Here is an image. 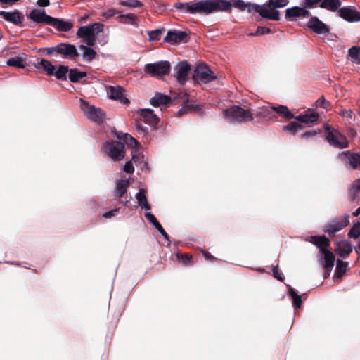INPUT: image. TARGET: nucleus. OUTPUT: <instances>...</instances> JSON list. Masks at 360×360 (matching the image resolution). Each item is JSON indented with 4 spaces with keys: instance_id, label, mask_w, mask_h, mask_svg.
<instances>
[{
    "instance_id": "58",
    "label": "nucleus",
    "mask_w": 360,
    "mask_h": 360,
    "mask_svg": "<svg viewBox=\"0 0 360 360\" xmlns=\"http://www.w3.org/2000/svg\"><path fill=\"white\" fill-rule=\"evenodd\" d=\"M319 3H321V0H304L303 6L304 8H313Z\"/></svg>"
},
{
    "instance_id": "29",
    "label": "nucleus",
    "mask_w": 360,
    "mask_h": 360,
    "mask_svg": "<svg viewBox=\"0 0 360 360\" xmlns=\"http://www.w3.org/2000/svg\"><path fill=\"white\" fill-rule=\"evenodd\" d=\"M115 136L118 139L123 141L125 144L132 148H136L139 146V143L127 133L116 132Z\"/></svg>"
},
{
    "instance_id": "8",
    "label": "nucleus",
    "mask_w": 360,
    "mask_h": 360,
    "mask_svg": "<svg viewBox=\"0 0 360 360\" xmlns=\"http://www.w3.org/2000/svg\"><path fill=\"white\" fill-rule=\"evenodd\" d=\"M340 156L345 166L354 170L360 169V153L347 150L342 152Z\"/></svg>"
},
{
    "instance_id": "2",
    "label": "nucleus",
    "mask_w": 360,
    "mask_h": 360,
    "mask_svg": "<svg viewBox=\"0 0 360 360\" xmlns=\"http://www.w3.org/2000/svg\"><path fill=\"white\" fill-rule=\"evenodd\" d=\"M223 116L230 122L243 123L254 120L253 114L250 109L245 110L236 105L224 110Z\"/></svg>"
},
{
    "instance_id": "42",
    "label": "nucleus",
    "mask_w": 360,
    "mask_h": 360,
    "mask_svg": "<svg viewBox=\"0 0 360 360\" xmlns=\"http://www.w3.org/2000/svg\"><path fill=\"white\" fill-rule=\"evenodd\" d=\"M68 66L60 65L57 70L54 71L53 75L59 80L65 81L67 79V73H69Z\"/></svg>"
},
{
    "instance_id": "5",
    "label": "nucleus",
    "mask_w": 360,
    "mask_h": 360,
    "mask_svg": "<svg viewBox=\"0 0 360 360\" xmlns=\"http://www.w3.org/2000/svg\"><path fill=\"white\" fill-rule=\"evenodd\" d=\"M145 72L153 77H162L169 73L171 65L168 61H159L145 65Z\"/></svg>"
},
{
    "instance_id": "55",
    "label": "nucleus",
    "mask_w": 360,
    "mask_h": 360,
    "mask_svg": "<svg viewBox=\"0 0 360 360\" xmlns=\"http://www.w3.org/2000/svg\"><path fill=\"white\" fill-rule=\"evenodd\" d=\"M272 32L271 29L263 26H258L255 33H251L250 36L265 35Z\"/></svg>"
},
{
    "instance_id": "46",
    "label": "nucleus",
    "mask_w": 360,
    "mask_h": 360,
    "mask_svg": "<svg viewBox=\"0 0 360 360\" xmlns=\"http://www.w3.org/2000/svg\"><path fill=\"white\" fill-rule=\"evenodd\" d=\"M200 109L199 105L195 104H189L188 102L183 103L182 108L178 111L177 114L179 116L191 111H197Z\"/></svg>"
},
{
    "instance_id": "4",
    "label": "nucleus",
    "mask_w": 360,
    "mask_h": 360,
    "mask_svg": "<svg viewBox=\"0 0 360 360\" xmlns=\"http://www.w3.org/2000/svg\"><path fill=\"white\" fill-rule=\"evenodd\" d=\"M103 150L114 162L120 161L125 156L124 145L117 141L105 142L103 145Z\"/></svg>"
},
{
    "instance_id": "34",
    "label": "nucleus",
    "mask_w": 360,
    "mask_h": 360,
    "mask_svg": "<svg viewBox=\"0 0 360 360\" xmlns=\"http://www.w3.org/2000/svg\"><path fill=\"white\" fill-rule=\"evenodd\" d=\"M172 96L171 102L173 104H179L181 102L186 103L189 102V95L185 91L172 92L171 91Z\"/></svg>"
},
{
    "instance_id": "26",
    "label": "nucleus",
    "mask_w": 360,
    "mask_h": 360,
    "mask_svg": "<svg viewBox=\"0 0 360 360\" xmlns=\"http://www.w3.org/2000/svg\"><path fill=\"white\" fill-rule=\"evenodd\" d=\"M171 97L162 93H156L153 97L150 99V103L154 107H159L162 105H167L171 102Z\"/></svg>"
},
{
    "instance_id": "41",
    "label": "nucleus",
    "mask_w": 360,
    "mask_h": 360,
    "mask_svg": "<svg viewBox=\"0 0 360 360\" xmlns=\"http://www.w3.org/2000/svg\"><path fill=\"white\" fill-rule=\"evenodd\" d=\"M303 127L297 122L292 121L288 124L283 126L282 129L284 131L288 132L292 135H295L297 131L302 129Z\"/></svg>"
},
{
    "instance_id": "49",
    "label": "nucleus",
    "mask_w": 360,
    "mask_h": 360,
    "mask_svg": "<svg viewBox=\"0 0 360 360\" xmlns=\"http://www.w3.org/2000/svg\"><path fill=\"white\" fill-rule=\"evenodd\" d=\"M165 28L157 29L155 30L148 31L149 41H158L161 38V35L165 32Z\"/></svg>"
},
{
    "instance_id": "37",
    "label": "nucleus",
    "mask_w": 360,
    "mask_h": 360,
    "mask_svg": "<svg viewBox=\"0 0 360 360\" xmlns=\"http://www.w3.org/2000/svg\"><path fill=\"white\" fill-rule=\"evenodd\" d=\"M120 22L130 24L134 26H138V18L136 15L132 13L121 14L117 18Z\"/></svg>"
},
{
    "instance_id": "44",
    "label": "nucleus",
    "mask_w": 360,
    "mask_h": 360,
    "mask_svg": "<svg viewBox=\"0 0 360 360\" xmlns=\"http://www.w3.org/2000/svg\"><path fill=\"white\" fill-rule=\"evenodd\" d=\"M348 56L351 58L352 63L360 64V47L352 46L348 51Z\"/></svg>"
},
{
    "instance_id": "14",
    "label": "nucleus",
    "mask_w": 360,
    "mask_h": 360,
    "mask_svg": "<svg viewBox=\"0 0 360 360\" xmlns=\"http://www.w3.org/2000/svg\"><path fill=\"white\" fill-rule=\"evenodd\" d=\"M107 92L110 99L119 101L125 105H128L130 103L129 100L124 96V89L120 86H109L107 87Z\"/></svg>"
},
{
    "instance_id": "56",
    "label": "nucleus",
    "mask_w": 360,
    "mask_h": 360,
    "mask_svg": "<svg viewBox=\"0 0 360 360\" xmlns=\"http://www.w3.org/2000/svg\"><path fill=\"white\" fill-rule=\"evenodd\" d=\"M232 7H235L241 11H244L247 8V3L243 0H231Z\"/></svg>"
},
{
    "instance_id": "35",
    "label": "nucleus",
    "mask_w": 360,
    "mask_h": 360,
    "mask_svg": "<svg viewBox=\"0 0 360 360\" xmlns=\"http://www.w3.org/2000/svg\"><path fill=\"white\" fill-rule=\"evenodd\" d=\"M146 190L144 188H139V192L136 195L139 205L146 210L151 209L150 205L148 202L147 198L146 195Z\"/></svg>"
},
{
    "instance_id": "32",
    "label": "nucleus",
    "mask_w": 360,
    "mask_h": 360,
    "mask_svg": "<svg viewBox=\"0 0 360 360\" xmlns=\"http://www.w3.org/2000/svg\"><path fill=\"white\" fill-rule=\"evenodd\" d=\"M271 109L276 112L278 115L281 117L286 119V120H291L295 117V115L293 113H292L288 108L285 105H279L278 106H271Z\"/></svg>"
},
{
    "instance_id": "48",
    "label": "nucleus",
    "mask_w": 360,
    "mask_h": 360,
    "mask_svg": "<svg viewBox=\"0 0 360 360\" xmlns=\"http://www.w3.org/2000/svg\"><path fill=\"white\" fill-rule=\"evenodd\" d=\"M176 257L178 259L181 260L182 264L184 266H191L193 264V262L192 261V255L188 253H177Z\"/></svg>"
},
{
    "instance_id": "38",
    "label": "nucleus",
    "mask_w": 360,
    "mask_h": 360,
    "mask_svg": "<svg viewBox=\"0 0 360 360\" xmlns=\"http://www.w3.org/2000/svg\"><path fill=\"white\" fill-rule=\"evenodd\" d=\"M6 63L8 66L15 67L18 68H25L27 65L26 59L20 56L10 58L7 60Z\"/></svg>"
},
{
    "instance_id": "21",
    "label": "nucleus",
    "mask_w": 360,
    "mask_h": 360,
    "mask_svg": "<svg viewBox=\"0 0 360 360\" xmlns=\"http://www.w3.org/2000/svg\"><path fill=\"white\" fill-rule=\"evenodd\" d=\"M309 16V11L302 7L294 6L285 11V18L290 21H292L297 17L308 18Z\"/></svg>"
},
{
    "instance_id": "30",
    "label": "nucleus",
    "mask_w": 360,
    "mask_h": 360,
    "mask_svg": "<svg viewBox=\"0 0 360 360\" xmlns=\"http://www.w3.org/2000/svg\"><path fill=\"white\" fill-rule=\"evenodd\" d=\"M348 193L352 201L360 200V177L353 181L349 188Z\"/></svg>"
},
{
    "instance_id": "1",
    "label": "nucleus",
    "mask_w": 360,
    "mask_h": 360,
    "mask_svg": "<svg viewBox=\"0 0 360 360\" xmlns=\"http://www.w3.org/2000/svg\"><path fill=\"white\" fill-rule=\"evenodd\" d=\"M200 11V13L210 14L214 12H227L232 11V4L228 0H201L195 11Z\"/></svg>"
},
{
    "instance_id": "15",
    "label": "nucleus",
    "mask_w": 360,
    "mask_h": 360,
    "mask_svg": "<svg viewBox=\"0 0 360 360\" xmlns=\"http://www.w3.org/2000/svg\"><path fill=\"white\" fill-rule=\"evenodd\" d=\"M307 27L318 34H327L330 32V27L316 16L310 18Z\"/></svg>"
},
{
    "instance_id": "61",
    "label": "nucleus",
    "mask_w": 360,
    "mask_h": 360,
    "mask_svg": "<svg viewBox=\"0 0 360 360\" xmlns=\"http://www.w3.org/2000/svg\"><path fill=\"white\" fill-rule=\"evenodd\" d=\"M119 212V209L118 208H115L112 210H110V211H108V212H106L103 214V217L106 219H110L112 217L115 216V214Z\"/></svg>"
},
{
    "instance_id": "25",
    "label": "nucleus",
    "mask_w": 360,
    "mask_h": 360,
    "mask_svg": "<svg viewBox=\"0 0 360 360\" xmlns=\"http://www.w3.org/2000/svg\"><path fill=\"white\" fill-rule=\"evenodd\" d=\"M321 256H323L322 265L326 270H328L329 271H332V269L334 266V263L335 261V257L334 254L330 251L327 250L324 252L320 254Z\"/></svg>"
},
{
    "instance_id": "16",
    "label": "nucleus",
    "mask_w": 360,
    "mask_h": 360,
    "mask_svg": "<svg viewBox=\"0 0 360 360\" xmlns=\"http://www.w3.org/2000/svg\"><path fill=\"white\" fill-rule=\"evenodd\" d=\"M138 113L140 115L141 120H142L143 122H145L153 127H155L158 125V124L159 122V118L154 113V112L152 109H149V108L139 109L138 110Z\"/></svg>"
},
{
    "instance_id": "62",
    "label": "nucleus",
    "mask_w": 360,
    "mask_h": 360,
    "mask_svg": "<svg viewBox=\"0 0 360 360\" xmlns=\"http://www.w3.org/2000/svg\"><path fill=\"white\" fill-rule=\"evenodd\" d=\"M316 134H317V132L315 130H311V131H306V132L303 133L301 135V137L302 139H308L309 137L314 136Z\"/></svg>"
},
{
    "instance_id": "59",
    "label": "nucleus",
    "mask_w": 360,
    "mask_h": 360,
    "mask_svg": "<svg viewBox=\"0 0 360 360\" xmlns=\"http://www.w3.org/2000/svg\"><path fill=\"white\" fill-rule=\"evenodd\" d=\"M124 171L127 174H132L134 172V168L131 161H128L124 166Z\"/></svg>"
},
{
    "instance_id": "45",
    "label": "nucleus",
    "mask_w": 360,
    "mask_h": 360,
    "mask_svg": "<svg viewBox=\"0 0 360 360\" xmlns=\"http://www.w3.org/2000/svg\"><path fill=\"white\" fill-rule=\"evenodd\" d=\"M348 266V263L346 262H343L340 259H338L336 269L335 271V274L337 277H342L343 274H345L347 271V268Z\"/></svg>"
},
{
    "instance_id": "19",
    "label": "nucleus",
    "mask_w": 360,
    "mask_h": 360,
    "mask_svg": "<svg viewBox=\"0 0 360 360\" xmlns=\"http://www.w3.org/2000/svg\"><path fill=\"white\" fill-rule=\"evenodd\" d=\"M57 53L70 59H74L79 56L75 46L67 43H61L57 46Z\"/></svg>"
},
{
    "instance_id": "33",
    "label": "nucleus",
    "mask_w": 360,
    "mask_h": 360,
    "mask_svg": "<svg viewBox=\"0 0 360 360\" xmlns=\"http://www.w3.org/2000/svg\"><path fill=\"white\" fill-rule=\"evenodd\" d=\"M320 7L332 12H335L340 9L341 6L340 0H321Z\"/></svg>"
},
{
    "instance_id": "43",
    "label": "nucleus",
    "mask_w": 360,
    "mask_h": 360,
    "mask_svg": "<svg viewBox=\"0 0 360 360\" xmlns=\"http://www.w3.org/2000/svg\"><path fill=\"white\" fill-rule=\"evenodd\" d=\"M79 48L84 50L83 58L85 60L90 62L95 58L96 52L92 48L84 45H81Z\"/></svg>"
},
{
    "instance_id": "64",
    "label": "nucleus",
    "mask_w": 360,
    "mask_h": 360,
    "mask_svg": "<svg viewBox=\"0 0 360 360\" xmlns=\"http://www.w3.org/2000/svg\"><path fill=\"white\" fill-rule=\"evenodd\" d=\"M117 13V11L114 9H110L104 13V16L106 18H110L114 16Z\"/></svg>"
},
{
    "instance_id": "22",
    "label": "nucleus",
    "mask_w": 360,
    "mask_h": 360,
    "mask_svg": "<svg viewBox=\"0 0 360 360\" xmlns=\"http://www.w3.org/2000/svg\"><path fill=\"white\" fill-rule=\"evenodd\" d=\"M309 241L319 249L320 254L328 250L330 247V240L324 235L311 236Z\"/></svg>"
},
{
    "instance_id": "63",
    "label": "nucleus",
    "mask_w": 360,
    "mask_h": 360,
    "mask_svg": "<svg viewBox=\"0 0 360 360\" xmlns=\"http://www.w3.org/2000/svg\"><path fill=\"white\" fill-rule=\"evenodd\" d=\"M37 4L41 7H46L49 6L50 1L49 0H37Z\"/></svg>"
},
{
    "instance_id": "3",
    "label": "nucleus",
    "mask_w": 360,
    "mask_h": 360,
    "mask_svg": "<svg viewBox=\"0 0 360 360\" xmlns=\"http://www.w3.org/2000/svg\"><path fill=\"white\" fill-rule=\"evenodd\" d=\"M324 129L326 140L330 146L340 149L348 147V141L346 136L338 130L328 124H325Z\"/></svg>"
},
{
    "instance_id": "39",
    "label": "nucleus",
    "mask_w": 360,
    "mask_h": 360,
    "mask_svg": "<svg viewBox=\"0 0 360 360\" xmlns=\"http://www.w3.org/2000/svg\"><path fill=\"white\" fill-rule=\"evenodd\" d=\"M37 68H41L44 72L49 76L53 75L56 67L46 59H41L38 63Z\"/></svg>"
},
{
    "instance_id": "52",
    "label": "nucleus",
    "mask_w": 360,
    "mask_h": 360,
    "mask_svg": "<svg viewBox=\"0 0 360 360\" xmlns=\"http://www.w3.org/2000/svg\"><path fill=\"white\" fill-rule=\"evenodd\" d=\"M90 30L92 31V37H96L98 33L103 32L104 25L101 22H94L90 25H88Z\"/></svg>"
},
{
    "instance_id": "23",
    "label": "nucleus",
    "mask_w": 360,
    "mask_h": 360,
    "mask_svg": "<svg viewBox=\"0 0 360 360\" xmlns=\"http://www.w3.org/2000/svg\"><path fill=\"white\" fill-rule=\"evenodd\" d=\"M247 5L248 6L246 10L250 13L255 11V12L258 13L263 18H276V13H272V15H267L265 8L264 7V4L259 5L256 4L247 3Z\"/></svg>"
},
{
    "instance_id": "50",
    "label": "nucleus",
    "mask_w": 360,
    "mask_h": 360,
    "mask_svg": "<svg viewBox=\"0 0 360 360\" xmlns=\"http://www.w3.org/2000/svg\"><path fill=\"white\" fill-rule=\"evenodd\" d=\"M92 31L90 30V28L87 26H82L80 27L77 32V35L79 38H88L89 37H92Z\"/></svg>"
},
{
    "instance_id": "13",
    "label": "nucleus",
    "mask_w": 360,
    "mask_h": 360,
    "mask_svg": "<svg viewBox=\"0 0 360 360\" xmlns=\"http://www.w3.org/2000/svg\"><path fill=\"white\" fill-rule=\"evenodd\" d=\"M349 217L348 214H345L343 219L341 221H334L330 224H326L324 227V231L327 233L330 236H335L336 232L342 230L349 224Z\"/></svg>"
},
{
    "instance_id": "60",
    "label": "nucleus",
    "mask_w": 360,
    "mask_h": 360,
    "mask_svg": "<svg viewBox=\"0 0 360 360\" xmlns=\"http://www.w3.org/2000/svg\"><path fill=\"white\" fill-rule=\"evenodd\" d=\"M273 276L274 278H276L277 280L280 281H283L284 278L282 276L281 274L278 271V266H276L273 268Z\"/></svg>"
},
{
    "instance_id": "31",
    "label": "nucleus",
    "mask_w": 360,
    "mask_h": 360,
    "mask_svg": "<svg viewBox=\"0 0 360 360\" xmlns=\"http://www.w3.org/2000/svg\"><path fill=\"white\" fill-rule=\"evenodd\" d=\"M129 186V181L127 179H120L116 183L115 195L119 198H124Z\"/></svg>"
},
{
    "instance_id": "18",
    "label": "nucleus",
    "mask_w": 360,
    "mask_h": 360,
    "mask_svg": "<svg viewBox=\"0 0 360 360\" xmlns=\"http://www.w3.org/2000/svg\"><path fill=\"white\" fill-rule=\"evenodd\" d=\"M339 15L348 22L360 21V12L356 11L351 6H345L338 10Z\"/></svg>"
},
{
    "instance_id": "9",
    "label": "nucleus",
    "mask_w": 360,
    "mask_h": 360,
    "mask_svg": "<svg viewBox=\"0 0 360 360\" xmlns=\"http://www.w3.org/2000/svg\"><path fill=\"white\" fill-rule=\"evenodd\" d=\"M188 39L189 37L186 32L176 30H169L164 38L165 42L172 45L186 43L188 41Z\"/></svg>"
},
{
    "instance_id": "27",
    "label": "nucleus",
    "mask_w": 360,
    "mask_h": 360,
    "mask_svg": "<svg viewBox=\"0 0 360 360\" xmlns=\"http://www.w3.org/2000/svg\"><path fill=\"white\" fill-rule=\"evenodd\" d=\"M352 251V247L347 241H342L337 244L335 252L338 256L342 258L347 257Z\"/></svg>"
},
{
    "instance_id": "6",
    "label": "nucleus",
    "mask_w": 360,
    "mask_h": 360,
    "mask_svg": "<svg viewBox=\"0 0 360 360\" xmlns=\"http://www.w3.org/2000/svg\"><path fill=\"white\" fill-rule=\"evenodd\" d=\"M193 78L198 83L207 84L217 78L214 72L207 65H198L194 70Z\"/></svg>"
},
{
    "instance_id": "51",
    "label": "nucleus",
    "mask_w": 360,
    "mask_h": 360,
    "mask_svg": "<svg viewBox=\"0 0 360 360\" xmlns=\"http://www.w3.org/2000/svg\"><path fill=\"white\" fill-rule=\"evenodd\" d=\"M120 4L130 8H138L143 6V4L139 0H120Z\"/></svg>"
},
{
    "instance_id": "11",
    "label": "nucleus",
    "mask_w": 360,
    "mask_h": 360,
    "mask_svg": "<svg viewBox=\"0 0 360 360\" xmlns=\"http://www.w3.org/2000/svg\"><path fill=\"white\" fill-rule=\"evenodd\" d=\"M288 4V0H268L266 4H264L267 15L276 14V18H266L267 20L278 21L280 20V12L276 10L278 8H283Z\"/></svg>"
},
{
    "instance_id": "12",
    "label": "nucleus",
    "mask_w": 360,
    "mask_h": 360,
    "mask_svg": "<svg viewBox=\"0 0 360 360\" xmlns=\"http://www.w3.org/2000/svg\"><path fill=\"white\" fill-rule=\"evenodd\" d=\"M0 17L6 21L14 24L15 25L20 27L24 26L22 22L25 20V16L23 13L18 10H15L12 12L1 11Z\"/></svg>"
},
{
    "instance_id": "20",
    "label": "nucleus",
    "mask_w": 360,
    "mask_h": 360,
    "mask_svg": "<svg viewBox=\"0 0 360 360\" xmlns=\"http://www.w3.org/2000/svg\"><path fill=\"white\" fill-rule=\"evenodd\" d=\"M319 117L318 112L314 110L309 108L304 113L300 114L297 116H295L294 119L302 123L305 124H314L316 123Z\"/></svg>"
},
{
    "instance_id": "28",
    "label": "nucleus",
    "mask_w": 360,
    "mask_h": 360,
    "mask_svg": "<svg viewBox=\"0 0 360 360\" xmlns=\"http://www.w3.org/2000/svg\"><path fill=\"white\" fill-rule=\"evenodd\" d=\"M146 218L155 227V229L161 233V235L169 242V236L165 231L160 223L157 220L153 214L147 212L145 214Z\"/></svg>"
},
{
    "instance_id": "53",
    "label": "nucleus",
    "mask_w": 360,
    "mask_h": 360,
    "mask_svg": "<svg viewBox=\"0 0 360 360\" xmlns=\"http://www.w3.org/2000/svg\"><path fill=\"white\" fill-rule=\"evenodd\" d=\"M349 238H358L360 236V222L355 224L348 233Z\"/></svg>"
},
{
    "instance_id": "47",
    "label": "nucleus",
    "mask_w": 360,
    "mask_h": 360,
    "mask_svg": "<svg viewBox=\"0 0 360 360\" xmlns=\"http://www.w3.org/2000/svg\"><path fill=\"white\" fill-rule=\"evenodd\" d=\"M289 294L292 299L293 307L296 309L300 308L302 305V298L292 288H290Z\"/></svg>"
},
{
    "instance_id": "7",
    "label": "nucleus",
    "mask_w": 360,
    "mask_h": 360,
    "mask_svg": "<svg viewBox=\"0 0 360 360\" xmlns=\"http://www.w3.org/2000/svg\"><path fill=\"white\" fill-rule=\"evenodd\" d=\"M80 106L81 109L89 119L98 123L103 122L105 113L101 108L90 105L88 102L83 99H81Z\"/></svg>"
},
{
    "instance_id": "17",
    "label": "nucleus",
    "mask_w": 360,
    "mask_h": 360,
    "mask_svg": "<svg viewBox=\"0 0 360 360\" xmlns=\"http://www.w3.org/2000/svg\"><path fill=\"white\" fill-rule=\"evenodd\" d=\"M27 16L33 22L37 23H46L49 25L51 23L52 17L47 15L44 10L33 9Z\"/></svg>"
},
{
    "instance_id": "54",
    "label": "nucleus",
    "mask_w": 360,
    "mask_h": 360,
    "mask_svg": "<svg viewBox=\"0 0 360 360\" xmlns=\"http://www.w3.org/2000/svg\"><path fill=\"white\" fill-rule=\"evenodd\" d=\"M316 106H320L321 108L329 110L331 108V104L329 101H326L323 96H321L315 103Z\"/></svg>"
},
{
    "instance_id": "24",
    "label": "nucleus",
    "mask_w": 360,
    "mask_h": 360,
    "mask_svg": "<svg viewBox=\"0 0 360 360\" xmlns=\"http://www.w3.org/2000/svg\"><path fill=\"white\" fill-rule=\"evenodd\" d=\"M50 25L56 27V29L60 32H68L73 27L72 22L53 17H52Z\"/></svg>"
},
{
    "instance_id": "40",
    "label": "nucleus",
    "mask_w": 360,
    "mask_h": 360,
    "mask_svg": "<svg viewBox=\"0 0 360 360\" xmlns=\"http://www.w3.org/2000/svg\"><path fill=\"white\" fill-rule=\"evenodd\" d=\"M86 76V72L79 71L77 68L70 69L69 79L71 82L77 83Z\"/></svg>"
},
{
    "instance_id": "57",
    "label": "nucleus",
    "mask_w": 360,
    "mask_h": 360,
    "mask_svg": "<svg viewBox=\"0 0 360 360\" xmlns=\"http://www.w3.org/2000/svg\"><path fill=\"white\" fill-rule=\"evenodd\" d=\"M142 122L141 119L136 120V129L139 133L146 135L148 128L143 124Z\"/></svg>"
},
{
    "instance_id": "10",
    "label": "nucleus",
    "mask_w": 360,
    "mask_h": 360,
    "mask_svg": "<svg viewBox=\"0 0 360 360\" xmlns=\"http://www.w3.org/2000/svg\"><path fill=\"white\" fill-rule=\"evenodd\" d=\"M191 70V65L186 60L179 62L174 66V76L180 84H185Z\"/></svg>"
},
{
    "instance_id": "36",
    "label": "nucleus",
    "mask_w": 360,
    "mask_h": 360,
    "mask_svg": "<svg viewBox=\"0 0 360 360\" xmlns=\"http://www.w3.org/2000/svg\"><path fill=\"white\" fill-rule=\"evenodd\" d=\"M198 5V1L195 4L191 3H181V2H176L174 5V7L177 9L183 10L186 9V12L189 13H200V11H195L196 6Z\"/></svg>"
}]
</instances>
